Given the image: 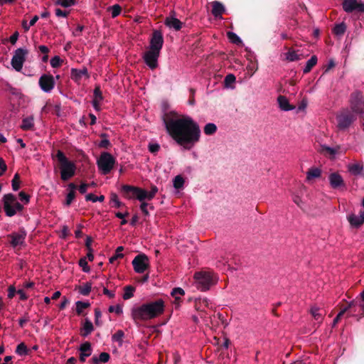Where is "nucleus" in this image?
<instances>
[{
  "instance_id": "58836bf2",
  "label": "nucleus",
  "mask_w": 364,
  "mask_h": 364,
  "mask_svg": "<svg viewBox=\"0 0 364 364\" xmlns=\"http://www.w3.org/2000/svg\"><path fill=\"white\" fill-rule=\"evenodd\" d=\"M292 200L294 203L300 208H302L304 205V203L302 200L301 196L296 193H292L291 194Z\"/></svg>"
},
{
  "instance_id": "a878e982",
  "label": "nucleus",
  "mask_w": 364,
  "mask_h": 364,
  "mask_svg": "<svg viewBox=\"0 0 364 364\" xmlns=\"http://www.w3.org/2000/svg\"><path fill=\"white\" fill-rule=\"evenodd\" d=\"M310 313L315 321H316L318 323L322 322L323 318L325 315L323 310L319 309L317 306H312L310 309Z\"/></svg>"
},
{
  "instance_id": "f257e3e1",
  "label": "nucleus",
  "mask_w": 364,
  "mask_h": 364,
  "mask_svg": "<svg viewBox=\"0 0 364 364\" xmlns=\"http://www.w3.org/2000/svg\"><path fill=\"white\" fill-rule=\"evenodd\" d=\"M163 120L168 134L183 148L191 149L199 141L200 127L191 117L170 111L164 114Z\"/></svg>"
},
{
  "instance_id": "a19ab883",
  "label": "nucleus",
  "mask_w": 364,
  "mask_h": 364,
  "mask_svg": "<svg viewBox=\"0 0 364 364\" xmlns=\"http://www.w3.org/2000/svg\"><path fill=\"white\" fill-rule=\"evenodd\" d=\"M228 37L230 42L232 43L240 45L242 43L240 38L235 33L229 31L228 32Z\"/></svg>"
},
{
  "instance_id": "393cba45",
  "label": "nucleus",
  "mask_w": 364,
  "mask_h": 364,
  "mask_svg": "<svg viewBox=\"0 0 364 364\" xmlns=\"http://www.w3.org/2000/svg\"><path fill=\"white\" fill-rule=\"evenodd\" d=\"M21 128L24 131L33 130L34 128V117L30 115L23 118Z\"/></svg>"
},
{
  "instance_id": "052dcab7",
  "label": "nucleus",
  "mask_w": 364,
  "mask_h": 364,
  "mask_svg": "<svg viewBox=\"0 0 364 364\" xmlns=\"http://www.w3.org/2000/svg\"><path fill=\"white\" fill-rule=\"evenodd\" d=\"M79 265L82 268V270L85 272H88L90 271V267L87 265V262L85 258H82L79 261Z\"/></svg>"
},
{
  "instance_id": "1a4fd4ad",
  "label": "nucleus",
  "mask_w": 364,
  "mask_h": 364,
  "mask_svg": "<svg viewBox=\"0 0 364 364\" xmlns=\"http://www.w3.org/2000/svg\"><path fill=\"white\" fill-rule=\"evenodd\" d=\"M122 191L124 196L129 199L136 198L139 201L144 200V189L129 185H124L122 187Z\"/></svg>"
},
{
  "instance_id": "473e14b6",
  "label": "nucleus",
  "mask_w": 364,
  "mask_h": 364,
  "mask_svg": "<svg viewBox=\"0 0 364 364\" xmlns=\"http://www.w3.org/2000/svg\"><path fill=\"white\" fill-rule=\"evenodd\" d=\"M135 288L132 286H126L124 289L123 299L128 300L133 297Z\"/></svg>"
},
{
  "instance_id": "69168bd1",
  "label": "nucleus",
  "mask_w": 364,
  "mask_h": 364,
  "mask_svg": "<svg viewBox=\"0 0 364 364\" xmlns=\"http://www.w3.org/2000/svg\"><path fill=\"white\" fill-rule=\"evenodd\" d=\"M55 15L58 17H66L68 14V12L66 11H63L60 9H56L55 10Z\"/></svg>"
},
{
  "instance_id": "4c0bfd02",
  "label": "nucleus",
  "mask_w": 364,
  "mask_h": 364,
  "mask_svg": "<svg viewBox=\"0 0 364 364\" xmlns=\"http://www.w3.org/2000/svg\"><path fill=\"white\" fill-rule=\"evenodd\" d=\"M217 131V127L213 123H208L204 127V133L206 135H212Z\"/></svg>"
},
{
  "instance_id": "e2e57ef3",
  "label": "nucleus",
  "mask_w": 364,
  "mask_h": 364,
  "mask_svg": "<svg viewBox=\"0 0 364 364\" xmlns=\"http://www.w3.org/2000/svg\"><path fill=\"white\" fill-rule=\"evenodd\" d=\"M101 316H102V314H101V311H100V309H95V322L97 326L101 325V321H100V318H101Z\"/></svg>"
},
{
  "instance_id": "ddd939ff",
  "label": "nucleus",
  "mask_w": 364,
  "mask_h": 364,
  "mask_svg": "<svg viewBox=\"0 0 364 364\" xmlns=\"http://www.w3.org/2000/svg\"><path fill=\"white\" fill-rule=\"evenodd\" d=\"M160 52L156 50L149 49L144 54V60L146 64L151 68L154 69L158 66V58L159 57Z\"/></svg>"
},
{
  "instance_id": "9d476101",
  "label": "nucleus",
  "mask_w": 364,
  "mask_h": 364,
  "mask_svg": "<svg viewBox=\"0 0 364 364\" xmlns=\"http://www.w3.org/2000/svg\"><path fill=\"white\" fill-rule=\"evenodd\" d=\"M27 54L28 50L26 48H18L15 51L11 59V65L16 71L21 70Z\"/></svg>"
},
{
  "instance_id": "13d9d810",
  "label": "nucleus",
  "mask_w": 364,
  "mask_h": 364,
  "mask_svg": "<svg viewBox=\"0 0 364 364\" xmlns=\"http://www.w3.org/2000/svg\"><path fill=\"white\" fill-rule=\"evenodd\" d=\"M109 311L110 313L114 312L117 314H121L122 313V307L119 304H117L116 306H110L109 307Z\"/></svg>"
},
{
  "instance_id": "2eb2a0df",
  "label": "nucleus",
  "mask_w": 364,
  "mask_h": 364,
  "mask_svg": "<svg viewBox=\"0 0 364 364\" xmlns=\"http://www.w3.org/2000/svg\"><path fill=\"white\" fill-rule=\"evenodd\" d=\"M164 44V38L161 31H154L150 40L149 49L160 52Z\"/></svg>"
},
{
  "instance_id": "f8f14e48",
  "label": "nucleus",
  "mask_w": 364,
  "mask_h": 364,
  "mask_svg": "<svg viewBox=\"0 0 364 364\" xmlns=\"http://www.w3.org/2000/svg\"><path fill=\"white\" fill-rule=\"evenodd\" d=\"M41 90L47 93L50 92L55 87V80L50 75H43L38 81Z\"/></svg>"
},
{
  "instance_id": "4468645a",
  "label": "nucleus",
  "mask_w": 364,
  "mask_h": 364,
  "mask_svg": "<svg viewBox=\"0 0 364 364\" xmlns=\"http://www.w3.org/2000/svg\"><path fill=\"white\" fill-rule=\"evenodd\" d=\"M328 181L331 187L335 190H343L346 188V184L343 177L336 172L329 174Z\"/></svg>"
},
{
  "instance_id": "a211bd4d",
  "label": "nucleus",
  "mask_w": 364,
  "mask_h": 364,
  "mask_svg": "<svg viewBox=\"0 0 364 364\" xmlns=\"http://www.w3.org/2000/svg\"><path fill=\"white\" fill-rule=\"evenodd\" d=\"M347 219L351 227L358 228L364 223V213L360 211L359 215L351 213L347 216Z\"/></svg>"
},
{
  "instance_id": "09e8293b",
  "label": "nucleus",
  "mask_w": 364,
  "mask_h": 364,
  "mask_svg": "<svg viewBox=\"0 0 364 364\" xmlns=\"http://www.w3.org/2000/svg\"><path fill=\"white\" fill-rule=\"evenodd\" d=\"M109 10L111 11L112 17L115 18L119 16L121 13V6L118 4H115L109 8Z\"/></svg>"
},
{
  "instance_id": "79ce46f5",
  "label": "nucleus",
  "mask_w": 364,
  "mask_h": 364,
  "mask_svg": "<svg viewBox=\"0 0 364 364\" xmlns=\"http://www.w3.org/2000/svg\"><path fill=\"white\" fill-rule=\"evenodd\" d=\"M173 183L176 189H180L183 186L184 179L180 175L176 176L173 181Z\"/></svg>"
},
{
  "instance_id": "f704fd0d",
  "label": "nucleus",
  "mask_w": 364,
  "mask_h": 364,
  "mask_svg": "<svg viewBox=\"0 0 364 364\" xmlns=\"http://www.w3.org/2000/svg\"><path fill=\"white\" fill-rule=\"evenodd\" d=\"M110 358L109 354L105 352L101 353L99 355V358L93 357L92 361L95 363H97L98 362L107 363L109 361Z\"/></svg>"
},
{
  "instance_id": "cd10ccee",
  "label": "nucleus",
  "mask_w": 364,
  "mask_h": 364,
  "mask_svg": "<svg viewBox=\"0 0 364 364\" xmlns=\"http://www.w3.org/2000/svg\"><path fill=\"white\" fill-rule=\"evenodd\" d=\"M102 100V95L100 89L99 87H96L94 90V99L92 101L93 107L95 109H99L100 103Z\"/></svg>"
},
{
  "instance_id": "a18cd8bd",
  "label": "nucleus",
  "mask_w": 364,
  "mask_h": 364,
  "mask_svg": "<svg viewBox=\"0 0 364 364\" xmlns=\"http://www.w3.org/2000/svg\"><path fill=\"white\" fill-rule=\"evenodd\" d=\"M184 294L185 292L183 289L179 287L173 289L171 293V296H173L177 301L180 300V296L183 295Z\"/></svg>"
},
{
  "instance_id": "864d4df0",
  "label": "nucleus",
  "mask_w": 364,
  "mask_h": 364,
  "mask_svg": "<svg viewBox=\"0 0 364 364\" xmlns=\"http://www.w3.org/2000/svg\"><path fill=\"white\" fill-rule=\"evenodd\" d=\"M19 176L18 173H16L12 180V188L14 191H16L19 189Z\"/></svg>"
},
{
  "instance_id": "5fc2aeb1",
  "label": "nucleus",
  "mask_w": 364,
  "mask_h": 364,
  "mask_svg": "<svg viewBox=\"0 0 364 364\" xmlns=\"http://www.w3.org/2000/svg\"><path fill=\"white\" fill-rule=\"evenodd\" d=\"M321 151L322 152L328 154L329 156H334L336 153V149L326 146H321Z\"/></svg>"
},
{
  "instance_id": "423d86ee",
  "label": "nucleus",
  "mask_w": 364,
  "mask_h": 364,
  "mask_svg": "<svg viewBox=\"0 0 364 364\" xmlns=\"http://www.w3.org/2000/svg\"><path fill=\"white\" fill-rule=\"evenodd\" d=\"M337 127L340 130L347 129L356 119V116L350 109H343L336 114Z\"/></svg>"
},
{
  "instance_id": "0eeeda50",
  "label": "nucleus",
  "mask_w": 364,
  "mask_h": 364,
  "mask_svg": "<svg viewBox=\"0 0 364 364\" xmlns=\"http://www.w3.org/2000/svg\"><path fill=\"white\" fill-rule=\"evenodd\" d=\"M23 208V205L17 201L15 196L11 193H9L4 196V209L7 216H14L18 212L21 211Z\"/></svg>"
},
{
  "instance_id": "4d7b16f0",
  "label": "nucleus",
  "mask_w": 364,
  "mask_h": 364,
  "mask_svg": "<svg viewBox=\"0 0 364 364\" xmlns=\"http://www.w3.org/2000/svg\"><path fill=\"white\" fill-rule=\"evenodd\" d=\"M61 59L58 57V56H54L53 58H52L50 59V65L53 67V68H58L60 65L61 64Z\"/></svg>"
},
{
  "instance_id": "b1692460",
  "label": "nucleus",
  "mask_w": 364,
  "mask_h": 364,
  "mask_svg": "<svg viewBox=\"0 0 364 364\" xmlns=\"http://www.w3.org/2000/svg\"><path fill=\"white\" fill-rule=\"evenodd\" d=\"M213 9L212 14L216 18H221L222 14L225 12V6L218 1H213L212 3Z\"/></svg>"
},
{
  "instance_id": "72a5a7b5",
  "label": "nucleus",
  "mask_w": 364,
  "mask_h": 364,
  "mask_svg": "<svg viewBox=\"0 0 364 364\" xmlns=\"http://www.w3.org/2000/svg\"><path fill=\"white\" fill-rule=\"evenodd\" d=\"M286 60L290 62L296 61L300 59V55L293 50H289L287 53H285Z\"/></svg>"
},
{
  "instance_id": "dca6fc26",
  "label": "nucleus",
  "mask_w": 364,
  "mask_h": 364,
  "mask_svg": "<svg viewBox=\"0 0 364 364\" xmlns=\"http://www.w3.org/2000/svg\"><path fill=\"white\" fill-rule=\"evenodd\" d=\"M11 238V245L13 247L22 245L26 237V232L24 229H20L18 232H13L9 235Z\"/></svg>"
},
{
  "instance_id": "412c9836",
  "label": "nucleus",
  "mask_w": 364,
  "mask_h": 364,
  "mask_svg": "<svg viewBox=\"0 0 364 364\" xmlns=\"http://www.w3.org/2000/svg\"><path fill=\"white\" fill-rule=\"evenodd\" d=\"M277 102L279 108L285 112L291 111L295 109V107L290 105L288 99L283 95H279L277 97Z\"/></svg>"
},
{
  "instance_id": "de8ad7c7",
  "label": "nucleus",
  "mask_w": 364,
  "mask_h": 364,
  "mask_svg": "<svg viewBox=\"0 0 364 364\" xmlns=\"http://www.w3.org/2000/svg\"><path fill=\"white\" fill-rule=\"evenodd\" d=\"M75 4V0H56L55 4L60 5L63 7H70Z\"/></svg>"
},
{
  "instance_id": "603ef678",
  "label": "nucleus",
  "mask_w": 364,
  "mask_h": 364,
  "mask_svg": "<svg viewBox=\"0 0 364 364\" xmlns=\"http://www.w3.org/2000/svg\"><path fill=\"white\" fill-rule=\"evenodd\" d=\"M235 82V77L232 74L228 75L225 78V84L227 87H230Z\"/></svg>"
},
{
  "instance_id": "4be33fe9",
  "label": "nucleus",
  "mask_w": 364,
  "mask_h": 364,
  "mask_svg": "<svg viewBox=\"0 0 364 364\" xmlns=\"http://www.w3.org/2000/svg\"><path fill=\"white\" fill-rule=\"evenodd\" d=\"M71 77L76 82H79L83 77L87 79L88 78L87 70L85 68L83 69H72L71 70Z\"/></svg>"
},
{
  "instance_id": "9b49d317",
  "label": "nucleus",
  "mask_w": 364,
  "mask_h": 364,
  "mask_svg": "<svg viewBox=\"0 0 364 364\" xmlns=\"http://www.w3.org/2000/svg\"><path fill=\"white\" fill-rule=\"evenodd\" d=\"M132 265L136 272L144 273L149 267V259L144 254L138 255L133 259Z\"/></svg>"
},
{
  "instance_id": "f03ea898",
  "label": "nucleus",
  "mask_w": 364,
  "mask_h": 364,
  "mask_svg": "<svg viewBox=\"0 0 364 364\" xmlns=\"http://www.w3.org/2000/svg\"><path fill=\"white\" fill-rule=\"evenodd\" d=\"M164 302L162 299L144 304L132 309V317L134 321H146L154 318L164 312Z\"/></svg>"
},
{
  "instance_id": "bf43d9fd",
  "label": "nucleus",
  "mask_w": 364,
  "mask_h": 364,
  "mask_svg": "<svg viewBox=\"0 0 364 364\" xmlns=\"http://www.w3.org/2000/svg\"><path fill=\"white\" fill-rule=\"evenodd\" d=\"M101 136L102 139L100 141L99 146L103 148L107 147L109 145V141L107 139V134H102Z\"/></svg>"
},
{
  "instance_id": "7ed1b4c3",
  "label": "nucleus",
  "mask_w": 364,
  "mask_h": 364,
  "mask_svg": "<svg viewBox=\"0 0 364 364\" xmlns=\"http://www.w3.org/2000/svg\"><path fill=\"white\" fill-rule=\"evenodd\" d=\"M193 277L196 287L203 291L208 290L218 281L216 275L210 272H197L194 274Z\"/></svg>"
},
{
  "instance_id": "49530a36",
  "label": "nucleus",
  "mask_w": 364,
  "mask_h": 364,
  "mask_svg": "<svg viewBox=\"0 0 364 364\" xmlns=\"http://www.w3.org/2000/svg\"><path fill=\"white\" fill-rule=\"evenodd\" d=\"M85 200L92 201L93 203L97 201L102 202L105 200V196L102 195L100 196H95L92 193H89L85 196Z\"/></svg>"
},
{
  "instance_id": "680f3d73",
  "label": "nucleus",
  "mask_w": 364,
  "mask_h": 364,
  "mask_svg": "<svg viewBox=\"0 0 364 364\" xmlns=\"http://www.w3.org/2000/svg\"><path fill=\"white\" fill-rule=\"evenodd\" d=\"M19 199L21 201H22L23 203L27 204L29 202L30 196L24 193L23 191H21L18 194Z\"/></svg>"
},
{
  "instance_id": "774afa93",
  "label": "nucleus",
  "mask_w": 364,
  "mask_h": 364,
  "mask_svg": "<svg viewBox=\"0 0 364 364\" xmlns=\"http://www.w3.org/2000/svg\"><path fill=\"white\" fill-rule=\"evenodd\" d=\"M90 186V185L88 183H82L78 188L80 193H81L82 194L85 193Z\"/></svg>"
},
{
  "instance_id": "6ab92c4d",
  "label": "nucleus",
  "mask_w": 364,
  "mask_h": 364,
  "mask_svg": "<svg viewBox=\"0 0 364 364\" xmlns=\"http://www.w3.org/2000/svg\"><path fill=\"white\" fill-rule=\"evenodd\" d=\"M80 360L85 362L86 358L92 354V348L89 342H85L80 346Z\"/></svg>"
},
{
  "instance_id": "7c9ffc66",
  "label": "nucleus",
  "mask_w": 364,
  "mask_h": 364,
  "mask_svg": "<svg viewBox=\"0 0 364 364\" xmlns=\"http://www.w3.org/2000/svg\"><path fill=\"white\" fill-rule=\"evenodd\" d=\"M317 57L316 55L311 56V58L306 62V64L303 70L304 73H308L311 71L312 68L317 63Z\"/></svg>"
},
{
  "instance_id": "2f4dec72",
  "label": "nucleus",
  "mask_w": 364,
  "mask_h": 364,
  "mask_svg": "<svg viewBox=\"0 0 364 364\" xmlns=\"http://www.w3.org/2000/svg\"><path fill=\"white\" fill-rule=\"evenodd\" d=\"M346 31V26L344 23H341L335 26L333 33L338 36H343Z\"/></svg>"
},
{
  "instance_id": "c756f323",
  "label": "nucleus",
  "mask_w": 364,
  "mask_h": 364,
  "mask_svg": "<svg viewBox=\"0 0 364 364\" xmlns=\"http://www.w3.org/2000/svg\"><path fill=\"white\" fill-rule=\"evenodd\" d=\"M321 174V171L318 168H311L306 173L307 181H311L314 178H319Z\"/></svg>"
},
{
  "instance_id": "20e7f679",
  "label": "nucleus",
  "mask_w": 364,
  "mask_h": 364,
  "mask_svg": "<svg viewBox=\"0 0 364 364\" xmlns=\"http://www.w3.org/2000/svg\"><path fill=\"white\" fill-rule=\"evenodd\" d=\"M54 172L59 173L63 181L71 179L76 173L77 166L73 161H58L53 166Z\"/></svg>"
},
{
  "instance_id": "6e6552de",
  "label": "nucleus",
  "mask_w": 364,
  "mask_h": 364,
  "mask_svg": "<svg viewBox=\"0 0 364 364\" xmlns=\"http://www.w3.org/2000/svg\"><path fill=\"white\" fill-rule=\"evenodd\" d=\"M350 110L355 114L364 116V96L362 92H355L350 97Z\"/></svg>"
},
{
  "instance_id": "8fccbe9b",
  "label": "nucleus",
  "mask_w": 364,
  "mask_h": 364,
  "mask_svg": "<svg viewBox=\"0 0 364 364\" xmlns=\"http://www.w3.org/2000/svg\"><path fill=\"white\" fill-rule=\"evenodd\" d=\"M91 288V284L90 283H86L80 287L79 291L82 295L87 296L90 294Z\"/></svg>"
},
{
  "instance_id": "0e129e2a",
  "label": "nucleus",
  "mask_w": 364,
  "mask_h": 364,
  "mask_svg": "<svg viewBox=\"0 0 364 364\" xmlns=\"http://www.w3.org/2000/svg\"><path fill=\"white\" fill-rule=\"evenodd\" d=\"M160 146L156 143H151L149 145V150L151 153H156L159 151Z\"/></svg>"
},
{
  "instance_id": "aec40b11",
  "label": "nucleus",
  "mask_w": 364,
  "mask_h": 364,
  "mask_svg": "<svg viewBox=\"0 0 364 364\" xmlns=\"http://www.w3.org/2000/svg\"><path fill=\"white\" fill-rule=\"evenodd\" d=\"M97 166L101 171V173L104 175H106L110 172V171L113 168L114 166L115 161H97Z\"/></svg>"
},
{
  "instance_id": "ea45409f",
  "label": "nucleus",
  "mask_w": 364,
  "mask_h": 364,
  "mask_svg": "<svg viewBox=\"0 0 364 364\" xmlns=\"http://www.w3.org/2000/svg\"><path fill=\"white\" fill-rule=\"evenodd\" d=\"M76 312L78 315H80L84 309L90 306V303L78 301L76 302Z\"/></svg>"
},
{
  "instance_id": "338daca9",
  "label": "nucleus",
  "mask_w": 364,
  "mask_h": 364,
  "mask_svg": "<svg viewBox=\"0 0 364 364\" xmlns=\"http://www.w3.org/2000/svg\"><path fill=\"white\" fill-rule=\"evenodd\" d=\"M123 257H124V255L122 253H118V252H115V254L109 258V262L114 263V261H116L117 259H118L119 258H122Z\"/></svg>"
},
{
  "instance_id": "5701e85b",
  "label": "nucleus",
  "mask_w": 364,
  "mask_h": 364,
  "mask_svg": "<svg viewBox=\"0 0 364 364\" xmlns=\"http://www.w3.org/2000/svg\"><path fill=\"white\" fill-rule=\"evenodd\" d=\"M165 24L170 28H173L178 31L181 28L182 23L174 16H170L166 17Z\"/></svg>"
},
{
  "instance_id": "f3484780",
  "label": "nucleus",
  "mask_w": 364,
  "mask_h": 364,
  "mask_svg": "<svg viewBox=\"0 0 364 364\" xmlns=\"http://www.w3.org/2000/svg\"><path fill=\"white\" fill-rule=\"evenodd\" d=\"M343 8L348 13L353 11H362V10H364V4L359 3L357 0H344Z\"/></svg>"
},
{
  "instance_id": "3c124183",
  "label": "nucleus",
  "mask_w": 364,
  "mask_h": 364,
  "mask_svg": "<svg viewBox=\"0 0 364 364\" xmlns=\"http://www.w3.org/2000/svg\"><path fill=\"white\" fill-rule=\"evenodd\" d=\"M308 105V101L306 98H304L299 103V105L296 109V112L299 113L300 112H304Z\"/></svg>"
},
{
  "instance_id": "e433bc0d",
  "label": "nucleus",
  "mask_w": 364,
  "mask_h": 364,
  "mask_svg": "<svg viewBox=\"0 0 364 364\" xmlns=\"http://www.w3.org/2000/svg\"><path fill=\"white\" fill-rule=\"evenodd\" d=\"M124 336V332L122 330H119L112 335V339L114 342H117L119 346H122Z\"/></svg>"
},
{
  "instance_id": "bb28decb",
  "label": "nucleus",
  "mask_w": 364,
  "mask_h": 364,
  "mask_svg": "<svg viewBox=\"0 0 364 364\" xmlns=\"http://www.w3.org/2000/svg\"><path fill=\"white\" fill-rule=\"evenodd\" d=\"M94 331L92 323L89 319H85L83 326L80 331V334L82 337H87Z\"/></svg>"
},
{
  "instance_id": "c9c22d12",
  "label": "nucleus",
  "mask_w": 364,
  "mask_h": 364,
  "mask_svg": "<svg viewBox=\"0 0 364 364\" xmlns=\"http://www.w3.org/2000/svg\"><path fill=\"white\" fill-rule=\"evenodd\" d=\"M158 192V188L155 186H153L151 188L150 191H147L145 190L144 193V200H152L154 196H156V193Z\"/></svg>"
},
{
  "instance_id": "6e6d98bb",
  "label": "nucleus",
  "mask_w": 364,
  "mask_h": 364,
  "mask_svg": "<svg viewBox=\"0 0 364 364\" xmlns=\"http://www.w3.org/2000/svg\"><path fill=\"white\" fill-rule=\"evenodd\" d=\"M75 198V191H70L69 193L66 196L65 205H70Z\"/></svg>"
},
{
  "instance_id": "39448f33",
  "label": "nucleus",
  "mask_w": 364,
  "mask_h": 364,
  "mask_svg": "<svg viewBox=\"0 0 364 364\" xmlns=\"http://www.w3.org/2000/svg\"><path fill=\"white\" fill-rule=\"evenodd\" d=\"M360 299L358 301H351L348 306L343 308L336 316L333 321V326H336L343 315L348 311L350 316H355L356 313L362 311L361 315L364 314V289L360 294Z\"/></svg>"
},
{
  "instance_id": "c03bdc74",
  "label": "nucleus",
  "mask_w": 364,
  "mask_h": 364,
  "mask_svg": "<svg viewBox=\"0 0 364 364\" xmlns=\"http://www.w3.org/2000/svg\"><path fill=\"white\" fill-rule=\"evenodd\" d=\"M110 204L112 207L119 208L123 205V203L118 199V196L116 193H112L110 198Z\"/></svg>"
},
{
  "instance_id": "c85d7f7f",
  "label": "nucleus",
  "mask_w": 364,
  "mask_h": 364,
  "mask_svg": "<svg viewBox=\"0 0 364 364\" xmlns=\"http://www.w3.org/2000/svg\"><path fill=\"white\" fill-rule=\"evenodd\" d=\"M348 171L355 176L363 175V166L361 164H355L348 166Z\"/></svg>"
},
{
  "instance_id": "37998d69",
  "label": "nucleus",
  "mask_w": 364,
  "mask_h": 364,
  "mask_svg": "<svg viewBox=\"0 0 364 364\" xmlns=\"http://www.w3.org/2000/svg\"><path fill=\"white\" fill-rule=\"evenodd\" d=\"M28 350L27 346L23 343H21L18 344L16 349V353L19 355H25L28 354Z\"/></svg>"
}]
</instances>
